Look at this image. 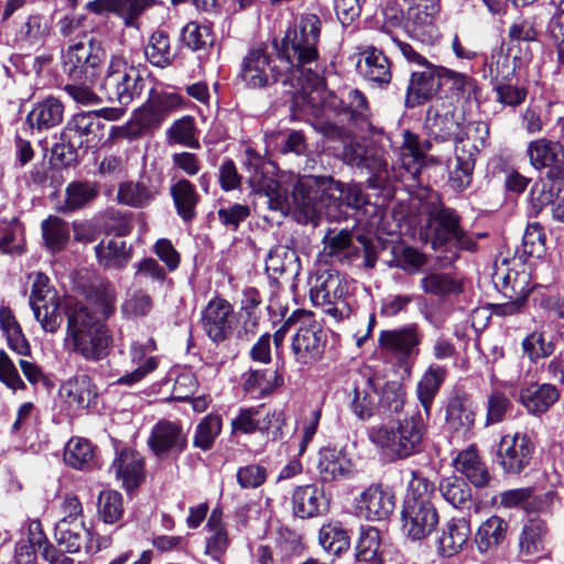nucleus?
Returning <instances> with one entry per match:
<instances>
[{
	"label": "nucleus",
	"instance_id": "nucleus-1",
	"mask_svg": "<svg viewBox=\"0 0 564 564\" xmlns=\"http://www.w3.org/2000/svg\"><path fill=\"white\" fill-rule=\"evenodd\" d=\"M246 165L250 173L248 182L251 189L267 198L270 209L281 213L291 207L299 209L306 218H327L329 198L340 195L338 185L332 177L303 176L294 185L292 195L275 178L270 165L253 150H246Z\"/></svg>",
	"mask_w": 564,
	"mask_h": 564
},
{
	"label": "nucleus",
	"instance_id": "nucleus-2",
	"mask_svg": "<svg viewBox=\"0 0 564 564\" xmlns=\"http://www.w3.org/2000/svg\"><path fill=\"white\" fill-rule=\"evenodd\" d=\"M115 302L116 294L109 285L97 288L87 302L65 300L64 344L70 352L88 361H99L108 355L112 337L106 319L115 312Z\"/></svg>",
	"mask_w": 564,
	"mask_h": 564
},
{
	"label": "nucleus",
	"instance_id": "nucleus-3",
	"mask_svg": "<svg viewBox=\"0 0 564 564\" xmlns=\"http://www.w3.org/2000/svg\"><path fill=\"white\" fill-rule=\"evenodd\" d=\"M321 20L316 14H304L294 28L289 29L281 43H274L278 62L293 77L292 88L314 100L313 94L324 90V80L315 69L318 59L317 44Z\"/></svg>",
	"mask_w": 564,
	"mask_h": 564
},
{
	"label": "nucleus",
	"instance_id": "nucleus-4",
	"mask_svg": "<svg viewBox=\"0 0 564 564\" xmlns=\"http://www.w3.org/2000/svg\"><path fill=\"white\" fill-rule=\"evenodd\" d=\"M400 163L403 172L397 173L389 170L388 162L382 151L378 149H368L365 163L361 169H366L371 176L368 178L370 187L381 188L394 181L419 180L421 169L424 163V154L420 148L419 137L410 131L403 132V143L400 148Z\"/></svg>",
	"mask_w": 564,
	"mask_h": 564
},
{
	"label": "nucleus",
	"instance_id": "nucleus-5",
	"mask_svg": "<svg viewBox=\"0 0 564 564\" xmlns=\"http://www.w3.org/2000/svg\"><path fill=\"white\" fill-rule=\"evenodd\" d=\"M425 433V421L417 412L401 421L372 426L368 435L387 456L403 459L421 451Z\"/></svg>",
	"mask_w": 564,
	"mask_h": 564
},
{
	"label": "nucleus",
	"instance_id": "nucleus-6",
	"mask_svg": "<svg viewBox=\"0 0 564 564\" xmlns=\"http://www.w3.org/2000/svg\"><path fill=\"white\" fill-rule=\"evenodd\" d=\"M434 490L433 482L413 474L403 501L402 528L414 541L429 536L438 524V513L432 502Z\"/></svg>",
	"mask_w": 564,
	"mask_h": 564
},
{
	"label": "nucleus",
	"instance_id": "nucleus-7",
	"mask_svg": "<svg viewBox=\"0 0 564 564\" xmlns=\"http://www.w3.org/2000/svg\"><path fill=\"white\" fill-rule=\"evenodd\" d=\"M310 286L313 304L334 321H344L351 315L355 299L351 281L345 275L334 270H323L311 278Z\"/></svg>",
	"mask_w": 564,
	"mask_h": 564
},
{
	"label": "nucleus",
	"instance_id": "nucleus-8",
	"mask_svg": "<svg viewBox=\"0 0 564 564\" xmlns=\"http://www.w3.org/2000/svg\"><path fill=\"white\" fill-rule=\"evenodd\" d=\"M286 325H296L291 347L294 361L301 367H311L319 361L327 337L314 315L304 310H296L286 318Z\"/></svg>",
	"mask_w": 564,
	"mask_h": 564
},
{
	"label": "nucleus",
	"instance_id": "nucleus-9",
	"mask_svg": "<svg viewBox=\"0 0 564 564\" xmlns=\"http://www.w3.org/2000/svg\"><path fill=\"white\" fill-rule=\"evenodd\" d=\"M62 59L63 73L69 80H95L106 52L93 34H83L63 52Z\"/></svg>",
	"mask_w": 564,
	"mask_h": 564
},
{
	"label": "nucleus",
	"instance_id": "nucleus-10",
	"mask_svg": "<svg viewBox=\"0 0 564 564\" xmlns=\"http://www.w3.org/2000/svg\"><path fill=\"white\" fill-rule=\"evenodd\" d=\"M144 88V78L140 70L121 56H112L106 75L100 84V91L110 102L128 106L138 98Z\"/></svg>",
	"mask_w": 564,
	"mask_h": 564
},
{
	"label": "nucleus",
	"instance_id": "nucleus-11",
	"mask_svg": "<svg viewBox=\"0 0 564 564\" xmlns=\"http://www.w3.org/2000/svg\"><path fill=\"white\" fill-rule=\"evenodd\" d=\"M239 77L251 89H261L281 82L292 87L293 77L288 75L278 57L272 59L263 45L252 46L243 56Z\"/></svg>",
	"mask_w": 564,
	"mask_h": 564
},
{
	"label": "nucleus",
	"instance_id": "nucleus-12",
	"mask_svg": "<svg viewBox=\"0 0 564 564\" xmlns=\"http://www.w3.org/2000/svg\"><path fill=\"white\" fill-rule=\"evenodd\" d=\"M100 129L95 111L76 113L73 116L61 133V143L52 148V153L62 163L69 164L75 160L77 151L87 149L96 141Z\"/></svg>",
	"mask_w": 564,
	"mask_h": 564
},
{
	"label": "nucleus",
	"instance_id": "nucleus-13",
	"mask_svg": "<svg viewBox=\"0 0 564 564\" xmlns=\"http://www.w3.org/2000/svg\"><path fill=\"white\" fill-rule=\"evenodd\" d=\"M423 334L416 323L405 324L393 329H383L378 336V346L384 356L400 365L413 362L420 354Z\"/></svg>",
	"mask_w": 564,
	"mask_h": 564
},
{
	"label": "nucleus",
	"instance_id": "nucleus-14",
	"mask_svg": "<svg viewBox=\"0 0 564 564\" xmlns=\"http://www.w3.org/2000/svg\"><path fill=\"white\" fill-rule=\"evenodd\" d=\"M333 109L336 113L344 116L348 121L354 122L362 130L369 131L372 135L382 134L383 129L371 123V110L367 97L357 88H346L338 98L329 95L323 104V110Z\"/></svg>",
	"mask_w": 564,
	"mask_h": 564
},
{
	"label": "nucleus",
	"instance_id": "nucleus-15",
	"mask_svg": "<svg viewBox=\"0 0 564 564\" xmlns=\"http://www.w3.org/2000/svg\"><path fill=\"white\" fill-rule=\"evenodd\" d=\"M534 448L525 433L503 435L498 444L496 462L506 474L519 475L530 465Z\"/></svg>",
	"mask_w": 564,
	"mask_h": 564
},
{
	"label": "nucleus",
	"instance_id": "nucleus-16",
	"mask_svg": "<svg viewBox=\"0 0 564 564\" xmlns=\"http://www.w3.org/2000/svg\"><path fill=\"white\" fill-rule=\"evenodd\" d=\"M191 106L192 102L177 93L151 90L148 101L137 113V120L144 129H156L171 113Z\"/></svg>",
	"mask_w": 564,
	"mask_h": 564
},
{
	"label": "nucleus",
	"instance_id": "nucleus-17",
	"mask_svg": "<svg viewBox=\"0 0 564 564\" xmlns=\"http://www.w3.org/2000/svg\"><path fill=\"white\" fill-rule=\"evenodd\" d=\"M395 507V496L389 487L373 484L366 488L355 500V512L369 521L389 518Z\"/></svg>",
	"mask_w": 564,
	"mask_h": 564
},
{
	"label": "nucleus",
	"instance_id": "nucleus-18",
	"mask_svg": "<svg viewBox=\"0 0 564 564\" xmlns=\"http://www.w3.org/2000/svg\"><path fill=\"white\" fill-rule=\"evenodd\" d=\"M440 2H413L406 10L405 29L420 42H432L438 37L435 21L440 15Z\"/></svg>",
	"mask_w": 564,
	"mask_h": 564
},
{
	"label": "nucleus",
	"instance_id": "nucleus-19",
	"mask_svg": "<svg viewBox=\"0 0 564 564\" xmlns=\"http://www.w3.org/2000/svg\"><path fill=\"white\" fill-rule=\"evenodd\" d=\"M434 226V245L452 242L458 248L471 250L475 242L459 226V217L455 210L441 206L430 214Z\"/></svg>",
	"mask_w": 564,
	"mask_h": 564
},
{
	"label": "nucleus",
	"instance_id": "nucleus-20",
	"mask_svg": "<svg viewBox=\"0 0 564 564\" xmlns=\"http://www.w3.org/2000/svg\"><path fill=\"white\" fill-rule=\"evenodd\" d=\"M445 67L429 64L423 70L411 74L405 96V106L414 108L430 100L441 88V79L445 77Z\"/></svg>",
	"mask_w": 564,
	"mask_h": 564
},
{
	"label": "nucleus",
	"instance_id": "nucleus-21",
	"mask_svg": "<svg viewBox=\"0 0 564 564\" xmlns=\"http://www.w3.org/2000/svg\"><path fill=\"white\" fill-rule=\"evenodd\" d=\"M232 318V305L221 297H214L203 311V328L213 341L220 343L231 334Z\"/></svg>",
	"mask_w": 564,
	"mask_h": 564
},
{
	"label": "nucleus",
	"instance_id": "nucleus-22",
	"mask_svg": "<svg viewBox=\"0 0 564 564\" xmlns=\"http://www.w3.org/2000/svg\"><path fill=\"white\" fill-rule=\"evenodd\" d=\"M156 350V344L153 338H144L134 340L130 347L131 362L135 368L121 376L117 383L121 386H133L143 380L148 375L153 372L158 366L160 358L151 354Z\"/></svg>",
	"mask_w": 564,
	"mask_h": 564
},
{
	"label": "nucleus",
	"instance_id": "nucleus-23",
	"mask_svg": "<svg viewBox=\"0 0 564 564\" xmlns=\"http://www.w3.org/2000/svg\"><path fill=\"white\" fill-rule=\"evenodd\" d=\"M148 444L158 457H174L184 451L186 436L178 424L160 421L152 427Z\"/></svg>",
	"mask_w": 564,
	"mask_h": 564
},
{
	"label": "nucleus",
	"instance_id": "nucleus-24",
	"mask_svg": "<svg viewBox=\"0 0 564 564\" xmlns=\"http://www.w3.org/2000/svg\"><path fill=\"white\" fill-rule=\"evenodd\" d=\"M205 532L204 555L215 564H224L231 539L221 509L215 508L212 511L205 525Z\"/></svg>",
	"mask_w": 564,
	"mask_h": 564
},
{
	"label": "nucleus",
	"instance_id": "nucleus-25",
	"mask_svg": "<svg viewBox=\"0 0 564 564\" xmlns=\"http://www.w3.org/2000/svg\"><path fill=\"white\" fill-rule=\"evenodd\" d=\"M294 516L311 519L324 514L328 509V498L325 490L317 484L297 486L292 494Z\"/></svg>",
	"mask_w": 564,
	"mask_h": 564
},
{
	"label": "nucleus",
	"instance_id": "nucleus-26",
	"mask_svg": "<svg viewBox=\"0 0 564 564\" xmlns=\"http://www.w3.org/2000/svg\"><path fill=\"white\" fill-rule=\"evenodd\" d=\"M110 469L127 490L139 487L145 476L142 455L131 448L117 451Z\"/></svg>",
	"mask_w": 564,
	"mask_h": 564
},
{
	"label": "nucleus",
	"instance_id": "nucleus-27",
	"mask_svg": "<svg viewBox=\"0 0 564 564\" xmlns=\"http://www.w3.org/2000/svg\"><path fill=\"white\" fill-rule=\"evenodd\" d=\"M379 386L380 378L376 375H364L361 381L356 383L350 409L358 419L365 421L380 413Z\"/></svg>",
	"mask_w": 564,
	"mask_h": 564
},
{
	"label": "nucleus",
	"instance_id": "nucleus-28",
	"mask_svg": "<svg viewBox=\"0 0 564 564\" xmlns=\"http://www.w3.org/2000/svg\"><path fill=\"white\" fill-rule=\"evenodd\" d=\"M561 391L552 383H532L519 391V402L531 415L547 412L560 399Z\"/></svg>",
	"mask_w": 564,
	"mask_h": 564
},
{
	"label": "nucleus",
	"instance_id": "nucleus-29",
	"mask_svg": "<svg viewBox=\"0 0 564 564\" xmlns=\"http://www.w3.org/2000/svg\"><path fill=\"white\" fill-rule=\"evenodd\" d=\"M61 397L74 410L88 409L97 399L96 387L86 375L75 376L65 381L59 389Z\"/></svg>",
	"mask_w": 564,
	"mask_h": 564
},
{
	"label": "nucleus",
	"instance_id": "nucleus-30",
	"mask_svg": "<svg viewBox=\"0 0 564 564\" xmlns=\"http://www.w3.org/2000/svg\"><path fill=\"white\" fill-rule=\"evenodd\" d=\"M335 184L338 185L340 195L329 198L327 219L340 221L347 216L345 208H361L367 204V195L360 184H343L338 181H335Z\"/></svg>",
	"mask_w": 564,
	"mask_h": 564
},
{
	"label": "nucleus",
	"instance_id": "nucleus-31",
	"mask_svg": "<svg viewBox=\"0 0 564 564\" xmlns=\"http://www.w3.org/2000/svg\"><path fill=\"white\" fill-rule=\"evenodd\" d=\"M159 188L149 181H124L118 185L117 200L119 204L142 209L147 208L159 195Z\"/></svg>",
	"mask_w": 564,
	"mask_h": 564
},
{
	"label": "nucleus",
	"instance_id": "nucleus-32",
	"mask_svg": "<svg viewBox=\"0 0 564 564\" xmlns=\"http://www.w3.org/2000/svg\"><path fill=\"white\" fill-rule=\"evenodd\" d=\"M362 248L354 245L352 236L347 230L337 234L328 232L324 238V253L335 261L352 263L360 257L361 251L367 253V245L360 241Z\"/></svg>",
	"mask_w": 564,
	"mask_h": 564
},
{
	"label": "nucleus",
	"instance_id": "nucleus-33",
	"mask_svg": "<svg viewBox=\"0 0 564 564\" xmlns=\"http://www.w3.org/2000/svg\"><path fill=\"white\" fill-rule=\"evenodd\" d=\"M64 118V105L55 97L37 101L26 116L31 129L44 131L58 126Z\"/></svg>",
	"mask_w": 564,
	"mask_h": 564
},
{
	"label": "nucleus",
	"instance_id": "nucleus-34",
	"mask_svg": "<svg viewBox=\"0 0 564 564\" xmlns=\"http://www.w3.org/2000/svg\"><path fill=\"white\" fill-rule=\"evenodd\" d=\"M98 263L106 270H121L132 257L131 247L118 238L102 239L95 247Z\"/></svg>",
	"mask_w": 564,
	"mask_h": 564
},
{
	"label": "nucleus",
	"instance_id": "nucleus-35",
	"mask_svg": "<svg viewBox=\"0 0 564 564\" xmlns=\"http://www.w3.org/2000/svg\"><path fill=\"white\" fill-rule=\"evenodd\" d=\"M494 282L506 299H527L532 291L529 273L498 267L494 274Z\"/></svg>",
	"mask_w": 564,
	"mask_h": 564
},
{
	"label": "nucleus",
	"instance_id": "nucleus-36",
	"mask_svg": "<svg viewBox=\"0 0 564 564\" xmlns=\"http://www.w3.org/2000/svg\"><path fill=\"white\" fill-rule=\"evenodd\" d=\"M54 536L58 546L64 552L78 553L84 549L87 553L91 531L85 523L69 525L67 521L59 520L55 525Z\"/></svg>",
	"mask_w": 564,
	"mask_h": 564
},
{
	"label": "nucleus",
	"instance_id": "nucleus-37",
	"mask_svg": "<svg viewBox=\"0 0 564 564\" xmlns=\"http://www.w3.org/2000/svg\"><path fill=\"white\" fill-rule=\"evenodd\" d=\"M470 533V524L467 519H452L446 523L438 538L440 553L447 557L459 553L467 545Z\"/></svg>",
	"mask_w": 564,
	"mask_h": 564
},
{
	"label": "nucleus",
	"instance_id": "nucleus-38",
	"mask_svg": "<svg viewBox=\"0 0 564 564\" xmlns=\"http://www.w3.org/2000/svg\"><path fill=\"white\" fill-rule=\"evenodd\" d=\"M357 67L366 80L380 87L391 80L390 63L387 56L375 47L364 52V59L359 61Z\"/></svg>",
	"mask_w": 564,
	"mask_h": 564
},
{
	"label": "nucleus",
	"instance_id": "nucleus-39",
	"mask_svg": "<svg viewBox=\"0 0 564 564\" xmlns=\"http://www.w3.org/2000/svg\"><path fill=\"white\" fill-rule=\"evenodd\" d=\"M527 154L534 169L549 171L557 167L560 161L564 159V147L560 142L538 139L529 143Z\"/></svg>",
	"mask_w": 564,
	"mask_h": 564
},
{
	"label": "nucleus",
	"instance_id": "nucleus-40",
	"mask_svg": "<svg viewBox=\"0 0 564 564\" xmlns=\"http://www.w3.org/2000/svg\"><path fill=\"white\" fill-rule=\"evenodd\" d=\"M456 471L463 474L474 486L484 487L490 475L474 446L462 451L453 462Z\"/></svg>",
	"mask_w": 564,
	"mask_h": 564
},
{
	"label": "nucleus",
	"instance_id": "nucleus-41",
	"mask_svg": "<svg viewBox=\"0 0 564 564\" xmlns=\"http://www.w3.org/2000/svg\"><path fill=\"white\" fill-rule=\"evenodd\" d=\"M350 468V460L341 451L329 447L319 451L317 470L322 481L343 479L349 475Z\"/></svg>",
	"mask_w": 564,
	"mask_h": 564
},
{
	"label": "nucleus",
	"instance_id": "nucleus-42",
	"mask_svg": "<svg viewBox=\"0 0 564 564\" xmlns=\"http://www.w3.org/2000/svg\"><path fill=\"white\" fill-rule=\"evenodd\" d=\"M475 406L466 394L453 395L446 405V423L454 431H469L475 424Z\"/></svg>",
	"mask_w": 564,
	"mask_h": 564
},
{
	"label": "nucleus",
	"instance_id": "nucleus-43",
	"mask_svg": "<svg viewBox=\"0 0 564 564\" xmlns=\"http://www.w3.org/2000/svg\"><path fill=\"white\" fill-rule=\"evenodd\" d=\"M446 377V370L440 365H430L416 384V395L426 417H430L435 397Z\"/></svg>",
	"mask_w": 564,
	"mask_h": 564
},
{
	"label": "nucleus",
	"instance_id": "nucleus-44",
	"mask_svg": "<svg viewBox=\"0 0 564 564\" xmlns=\"http://www.w3.org/2000/svg\"><path fill=\"white\" fill-rule=\"evenodd\" d=\"M300 269V259L294 249L283 245L270 249L265 259V270L270 276L278 279L284 273L297 275Z\"/></svg>",
	"mask_w": 564,
	"mask_h": 564
},
{
	"label": "nucleus",
	"instance_id": "nucleus-45",
	"mask_svg": "<svg viewBox=\"0 0 564 564\" xmlns=\"http://www.w3.org/2000/svg\"><path fill=\"white\" fill-rule=\"evenodd\" d=\"M171 196L182 220L192 221L196 217V206L199 202L195 185L186 178H181L171 186Z\"/></svg>",
	"mask_w": 564,
	"mask_h": 564
},
{
	"label": "nucleus",
	"instance_id": "nucleus-46",
	"mask_svg": "<svg viewBox=\"0 0 564 564\" xmlns=\"http://www.w3.org/2000/svg\"><path fill=\"white\" fill-rule=\"evenodd\" d=\"M508 522L498 516H491L478 528L475 543L479 552L485 553L498 547L506 539Z\"/></svg>",
	"mask_w": 564,
	"mask_h": 564
},
{
	"label": "nucleus",
	"instance_id": "nucleus-47",
	"mask_svg": "<svg viewBox=\"0 0 564 564\" xmlns=\"http://www.w3.org/2000/svg\"><path fill=\"white\" fill-rule=\"evenodd\" d=\"M0 329L4 335L8 346L20 356H29L31 347L23 334L22 327L9 306H0Z\"/></svg>",
	"mask_w": 564,
	"mask_h": 564
},
{
	"label": "nucleus",
	"instance_id": "nucleus-48",
	"mask_svg": "<svg viewBox=\"0 0 564 564\" xmlns=\"http://www.w3.org/2000/svg\"><path fill=\"white\" fill-rule=\"evenodd\" d=\"M420 286L425 294L445 297L456 295L463 291V282L451 273L432 272L424 275Z\"/></svg>",
	"mask_w": 564,
	"mask_h": 564
},
{
	"label": "nucleus",
	"instance_id": "nucleus-49",
	"mask_svg": "<svg viewBox=\"0 0 564 564\" xmlns=\"http://www.w3.org/2000/svg\"><path fill=\"white\" fill-rule=\"evenodd\" d=\"M564 189V159L557 167L546 171L545 181H542L541 188L535 184L531 189L532 199L540 207L553 202L554 197Z\"/></svg>",
	"mask_w": 564,
	"mask_h": 564
},
{
	"label": "nucleus",
	"instance_id": "nucleus-50",
	"mask_svg": "<svg viewBox=\"0 0 564 564\" xmlns=\"http://www.w3.org/2000/svg\"><path fill=\"white\" fill-rule=\"evenodd\" d=\"M547 533L546 523L542 520H531L519 535L520 554L524 556L539 555L544 551Z\"/></svg>",
	"mask_w": 564,
	"mask_h": 564
},
{
	"label": "nucleus",
	"instance_id": "nucleus-51",
	"mask_svg": "<svg viewBox=\"0 0 564 564\" xmlns=\"http://www.w3.org/2000/svg\"><path fill=\"white\" fill-rule=\"evenodd\" d=\"M95 460V447L86 438L72 437L64 449V462L75 469H88Z\"/></svg>",
	"mask_w": 564,
	"mask_h": 564
},
{
	"label": "nucleus",
	"instance_id": "nucleus-52",
	"mask_svg": "<svg viewBox=\"0 0 564 564\" xmlns=\"http://www.w3.org/2000/svg\"><path fill=\"white\" fill-rule=\"evenodd\" d=\"M455 156L456 166L451 172V185L456 191H464L470 184L475 160L470 159V154L465 153L464 138L462 135L456 138Z\"/></svg>",
	"mask_w": 564,
	"mask_h": 564
},
{
	"label": "nucleus",
	"instance_id": "nucleus-53",
	"mask_svg": "<svg viewBox=\"0 0 564 564\" xmlns=\"http://www.w3.org/2000/svg\"><path fill=\"white\" fill-rule=\"evenodd\" d=\"M489 134V124L486 121H470L455 134V139L459 135L464 138L465 153L475 160L476 154L488 145Z\"/></svg>",
	"mask_w": 564,
	"mask_h": 564
},
{
	"label": "nucleus",
	"instance_id": "nucleus-54",
	"mask_svg": "<svg viewBox=\"0 0 564 564\" xmlns=\"http://www.w3.org/2000/svg\"><path fill=\"white\" fill-rule=\"evenodd\" d=\"M42 237L46 248L52 252L63 250L69 240L68 224L57 217L50 216L41 224Z\"/></svg>",
	"mask_w": 564,
	"mask_h": 564
},
{
	"label": "nucleus",
	"instance_id": "nucleus-55",
	"mask_svg": "<svg viewBox=\"0 0 564 564\" xmlns=\"http://www.w3.org/2000/svg\"><path fill=\"white\" fill-rule=\"evenodd\" d=\"M380 532L377 528H361L356 545V560L359 563L380 564Z\"/></svg>",
	"mask_w": 564,
	"mask_h": 564
},
{
	"label": "nucleus",
	"instance_id": "nucleus-56",
	"mask_svg": "<svg viewBox=\"0 0 564 564\" xmlns=\"http://www.w3.org/2000/svg\"><path fill=\"white\" fill-rule=\"evenodd\" d=\"M444 78L451 80V90L457 100L479 105L480 87L475 78L448 68L444 69Z\"/></svg>",
	"mask_w": 564,
	"mask_h": 564
},
{
	"label": "nucleus",
	"instance_id": "nucleus-57",
	"mask_svg": "<svg viewBox=\"0 0 564 564\" xmlns=\"http://www.w3.org/2000/svg\"><path fill=\"white\" fill-rule=\"evenodd\" d=\"M86 8L96 13L105 11L117 14L126 25H133L145 9L144 2H87Z\"/></svg>",
	"mask_w": 564,
	"mask_h": 564
},
{
	"label": "nucleus",
	"instance_id": "nucleus-58",
	"mask_svg": "<svg viewBox=\"0 0 564 564\" xmlns=\"http://www.w3.org/2000/svg\"><path fill=\"white\" fill-rule=\"evenodd\" d=\"M144 54L153 66L164 68L171 65L174 55L169 35L163 31L152 33L144 48Z\"/></svg>",
	"mask_w": 564,
	"mask_h": 564
},
{
	"label": "nucleus",
	"instance_id": "nucleus-59",
	"mask_svg": "<svg viewBox=\"0 0 564 564\" xmlns=\"http://www.w3.org/2000/svg\"><path fill=\"white\" fill-rule=\"evenodd\" d=\"M322 547L333 555H339L349 547L350 539L347 531L338 522L324 524L318 533Z\"/></svg>",
	"mask_w": 564,
	"mask_h": 564
},
{
	"label": "nucleus",
	"instance_id": "nucleus-60",
	"mask_svg": "<svg viewBox=\"0 0 564 564\" xmlns=\"http://www.w3.org/2000/svg\"><path fill=\"white\" fill-rule=\"evenodd\" d=\"M35 319L46 333H56L63 322L59 297L31 305Z\"/></svg>",
	"mask_w": 564,
	"mask_h": 564
},
{
	"label": "nucleus",
	"instance_id": "nucleus-61",
	"mask_svg": "<svg viewBox=\"0 0 564 564\" xmlns=\"http://www.w3.org/2000/svg\"><path fill=\"white\" fill-rule=\"evenodd\" d=\"M438 490L442 497L454 508L464 509L471 500V490L464 479L448 477L440 482Z\"/></svg>",
	"mask_w": 564,
	"mask_h": 564
},
{
	"label": "nucleus",
	"instance_id": "nucleus-62",
	"mask_svg": "<svg viewBox=\"0 0 564 564\" xmlns=\"http://www.w3.org/2000/svg\"><path fill=\"white\" fill-rule=\"evenodd\" d=\"M166 138L169 143L181 144L191 149L199 148L195 121L191 116H184L175 120L166 130Z\"/></svg>",
	"mask_w": 564,
	"mask_h": 564
},
{
	"label": "nucleus",
	"instance_id": "nucleus-63",
	"mask_svg": "<svg viewBox=\"0 0 564 564\" xmlns=\"http://www.w3.org/2000/svg\"><path fill=\"white\" fill-rule=\"evenodd\" d=\"M405 391L397 381L386 382L378 389V404L380 413H399L404 405Z\"/></svg>",
	"mask_w": 564,
	"mask_h": 564
},
{
	"label": "nucleus",
	"instance_id": "nucleus-64",
	"mask_svg": "<svg viewBox=\"0 0 564 564\" xmlns=\"http://www.w3.org/2000/svg\"><path fill=\"white\" fill-rule=\"evenodd\" d=\"M281 381L275 370H251L243 382V389L250 393L264 395L272 392Z\"/></svg>",
	"mask_w": 564,
	"mask_h": 564
}]
</instances>
